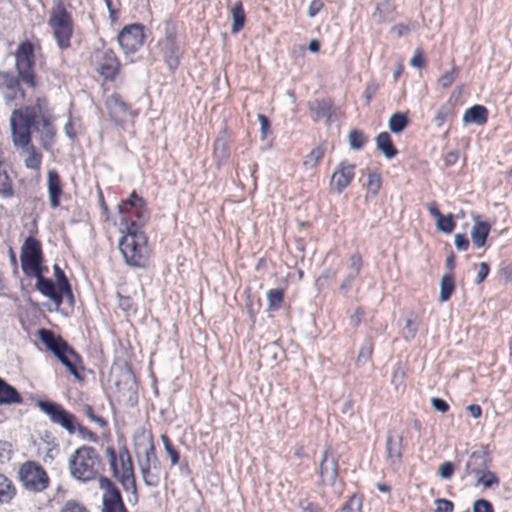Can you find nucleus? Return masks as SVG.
<instances>
[{"label":"nucleus","instance_id":"nucleus-1","mask_svg":"<svg viewBox=\"0 0 512 512\" xmlns=\"http://www.w3.org/2000/svg\"><path fill=\"white\" fill-rule=\"evenodd\" d=\"M42 103H46V100L38 98L36 106L15 109L10 117L13 143L17 147L27 149L25 166L31 170H39L42 163V154L31 144V129L36 126L37 108L41 110Z\"/></svg>","mask_w":512,"mask_h":512},{"label":"nucleus","instance_id":"nucleus-2","mask_svg":"<svg viewBox=\"0 0 512 512\" xmlns=\"http://www.w3.org/2000/svg\"><path fill=\"white\" fill-rule=\"evenodd\" d=\"M126 234L119 242L118 248L127 265L135 268H142L147 261V242L148 237L141 230L143 225L137 222L126 221Z\"/></svg>","mask_w":512,"mask_h":512},{"label":"nucleus","instance_id":"nucleus-3","mask_svg":"<svg viewBox=\"0 0 512 512\" xmlns=\"http://www.w3.org/2000/svg\"><path fill=\"white\" fill-rule=\"evenodd\" d=\"M68 468L74 479L88 482L98 477L102 468L101 457L95 448L83 445L70 455Z\"/></svg>","mask_w":512,"mask_h":512},{"label":"nucleus","instance_id":"nucleus-4","mask_svg":"<svg viewBox=\"0 0 512 512\" xmlns=\"http://www.w3.org/2000/svg\"><path fill=\"white\" fill-rule=\"evenodd\" d=\"M106 454L109 458L110 468L113 477L122 485L125 491H131L136 495L137 486L133 470V463L130 453L126 447H123L117 454L112 446L106 448Z\"/></svg>","mask_w":512,"mask_h":512},{"label":"nucleus","instance_id":"nucleus-5","mask_svg":"<svg viewBox=\"0 0 512 512\" xmlns=\"http://www.w3.org/2000/svg\"><path fill=\"white\" fill-rule=\"evenodd\" d=\"M48 25L53 31L58 47L61 50L70 48L73 35V19L62 0H58L51 9Z\"/></svg>","mask_w":512,"mask_h":512},{"label":"nucleus","instance_id":"nucleus-6","mask_svg":"<svg viewBox=\"0 0 512 512\" xmlns=\"http://www.w3.org/2000/svg\"><path fill=\"white\" fill-rule=\"evenodd\" d=\"M162 57L171 71L180 65L183 50L178 42V29L176 23L171 19L164 21V37L158 41Z\"/></svg>","mask_w":512,"mask_h":512},{"label":"nucleus","instance_id":"nucleus-7","mask_svg":"<svg viewBox=\"0 0 512 512\" xmlns=\"http://www.w3.org/2000/svg\"><path fill=\"white\" fill-rule=\"evenodd\" d=\"M15 67L17 74L24 84L30 88L37 86L35 67L34 45L25 40L21 42L15 52Z\"/></svg>","mask_w":512,"mask_h":512},{"label":"nucleus","instance_id":"nucleus-8","mask_svg":"<svg viewBox=\"0 0 512 512\" xmlns=\"http://www.w3.org/2000/svg\"><path fill=\"white\" fill-rule=\"evenodd\" d=\"M19 479L26 490L40 493L50 483L49 476L45 469L36 462L27 461L19 469Z\"/></svg>","mask_w":512,"mask_h":512},{"label":"nucleus","instance_id":"nucleus-9","mask_svg":"<svg viewBox=\"0 0 512 512\" xmlns=\"http://www.w3.org/2000/svg\"><path fill=\"white\" fill-rule=\"evenodd\" d=\"M36 405L53 424L60 426L70 435L76 432V416L61 404L50 400H38Z\"/></svg>","mask_w":512,"mask_h":512},{"label":"nucleus","instance_id":"nucleus-10","mask_svg":"<svg viewBox=\"0 0 512 512\" xmlns=\"http://www.w3.org/2000/svg\"><path fill=\"white\" fill-rule=\"evenodd\" d=\"M20 261L26 275L42 269L44 261L42 244L36 237L29 235L25 238L21 247Z\"/></svg>","mask_w":512,"mask_h":512},{"label":"nucleus","instance_id":"nucleus-11","mask_svg":"<svg viewBox=\"0 0 512 512\" xmlns=\"http://www.w3.org/2000/svg\"><path fill=\"white\" fill-rule=\"evenodd\" d=\"M118 212L123 216L127 215L122 219L125 223L128 221V223L137 222V224L144 225L150 218L146 201L136 191H133L127 199L118 204Z\"/></svg>","mask_w":512,"mask_h":512},{"label":"nucleus","instance_id":"nucleus-12","mask_svg":"<svg viewBox=\"0 0 512 512\" xmlns=\"http://www.w3.org/2000/svg\"><path fill=\"white\" fill-rule=\"evenodd\" d=\"M117 40L126 55L136 53L144 44V25L134 23L123 27Z\"/></svg>","mask_w":512,"mask_h":512},{"label":"nucleus","instance_id":"nucleus-13","mask_svg":"<svg viewBox=\"0 0 512 512\" xmlns=\"http://www.w3.org/2000/svg\"><path fill=\"white\" fill-rule=\"evenodd\" d=\"M99 486L104 490L102 512H128L120 490L109 478L101 476L99 478Z\"/></svg>","mask_w":512,"mask_h":512},{"label":"nucleus","instance_id":"nucleus-14","mask_svg":"<svg viewBox=\"0 0 512 512\" xmlns=\"http://www.w3.org/2000/svg\"><path fill=\"white\" fill-rule=\"evenodd\" d=\"M20 81L22 80L18 74L15 76L10 72L0 71V90H3V99L6 105H11L17 100L24 101L26 94Z\"/></svg>","mask_w":512,"mask_h":512},{"label":"nucleus","instance_id":"nucleus-15","mask_svg":"<svg viewBox=\"0 0 512 512\" xmlns=\"http://www.w3.org/2000/svg\"><path fill=\"white\" fill-rule=\"evenodd\" d=\"M98 62V73L105 79L113 81L119 73L120 61L115 52L110 48H104L95 52Z\"/></svg>","mask_w":512,"mask_h":512},{"label":"nucleus","instance_id":"nucleus-16","mask_svg":"<svg viewBox=\"0 0 512 512\" xmlns=\"http://www.w3.org/2000/svg\"><path fill=\"white\" fill-rule=\"evenodd\" d=\"M319 475L323 484L335 485L338 477V456L330 448L325 449L322 453Z\"/></svg>","mask_w":512,"mask_h":512},{"label":"nucleus","instance_id":"nucleus-17","mask_svg":"<svg viewBox=\"0 0 512 512\" xmlns=\"http://www.w3.org/2000/svg\"><path fill=\"white\" fill-rule=\"evenodd\" d=\"M29 276L36 278V289L43 296L49 298L55 304V309L58 310L61 306L60 286L55 283L51 278L43 276L42 269L30 273Z\"/></svg>","mask_w":512,"mask_h":512},{"label":"nucleus","instance_id":"nucleus-18","mask_svg":"<svg viewBox=\"0 0 512 512\" xmlns=\"http://www.w3.org/2000/svg\"><path fill=\"white\" fill-rule=\"evenodd\" d=\"M355 164L341 161L331 176L330 186L338 194H341L352 182L355 174Z\"/></svg>","mask_w":512,"mask_h":512},{"label":"nucleus","instance_id":"nucleus-19","mask_svg":"<svg viewBox=\"0 0 512 512\" xmlns=\"http://www.w3.org/2000/svg\"><path fill=\"white\" fill-rule=\"evenodd\" d=\"M307 107L312 114L311 118L314 122L325 120L326 123H329L335 112L334 103L330 97L316 98L308 101Z\"/></svg>","mask_w":512,"mask_h":512},{"label":"nucleus","instance_id":"nucleus-20","mask_svg":"<svg viewBox=\"0 0 512 512\" xmlns=\"http://www.w3.org/2000/svg\"><path fill=\"white\" fill-rule=\"evenodd\" d=\"M492 463L491 456L486 448L474 451L470 454L465 464V474H475L478 476L489 469Z\"/></svg>","mask_w":512,"mask_h":512},{"label":"nucleus","instance_id":"nucleus-21","mask_svg":"<svg viewBox=\"0 0 512 512\" xmlns=\"http://www.w3.org/2000/svg\"><path fill=\"white\" fill-rule=\"evenodd\" d=\"M38 337L48 352H75L67 341L52 330L41 328L38 330Z\"/></svg>","mask_w":512,"mask_h":512},{"label":"nucleus","instance_id":"nucleus-22","mask_svg":"<svg viewBox=\"0 0 512 512\" xmlns=\"http://www.w3.org/2000/svg\"><path fill=\"white\" fill-rule=\"evenodd\" d=\"M47 192L50 207L52 209L58 208L63 195V184L58 171L55 169H50L47 172Z\"/></svg>","mask_w":512,"mask_h":512},{"label":"nucleus","instance_id":"nucleus-23","mask_svg":"<svg viewBox=\"0 0 512 512\" xmlns=\"http://www.w3.org/2000/svg\"><path fill=\"white\" fill-rule=\"evenodd\" d=\"M105 104L111 120L116 124H122L124 117L130 113L129 105L118 93L111 94Z\"/></svg>","mask_w":512,"mask_h":512},{"label":"nucleus","instance_id":"nucleus-24","mask_svg":"<svg viewBox=\"0 0 512 512\" xmlns=\"http://www.w3.org/2000/svg\"><path fill=\"white\" fill-rule=\"evenodd\" d=\"M152 462H157L155 447L150 445L145 451V458L140 462V472L144 483L149 487L159 485L160 479L158 474L151 472Z\"/></svg>","mask_w":512,"mask_h":512},{"label":"nucleus","instance_id":"nucleus-25","mask_svg":"<svg viewBox=\"0 0 512 512\" xmlns=\"http://www.w3.org/2000/svg\"><path fill=\"white\" fill-rule=\"evenodd\" d=\"M402 450L403 436L389 431L386 438V452L387 458L392 465L401 462Z\"/></svg>","mask_w":512,"mask_h":512},{"label":"nucleus","instance_id":"nucleus-26","mask_svg":"<svg viewBox=\"0 0 512 512\" xmlns=\"http://www.w3.org/2000/svg\"><path fill=\"white\" fill-rule=\"evenodd\" d=\"M488 109L480 104H475L465 110L462 121L464 124H476L483 126L488 121Z\"/></svg>","mask_w":512,"mask_h":512},{"label":"nucleus","instance_id":"nucleus-27","mask_svg":"<svg viewBox=\"0 0 512 512\" xmlns=\"http://www.w3.org/2000/svg\"><path fill=\"white\" fill-rule=\"evenodd\" d=\"M40 131V144L42 148L49 151L53 144L56 136V129L53 126L49 116L41 117V128L36 127Z\"/></svg>","mask_w":512,"mask_h":512},{"label":"nucleus","instance_id":"nucleus-28","mask_svg":"<svg viewBox=\"0 0 512 512\" xmlns=\"http://www.w3.org/2000/svg\"><path fill=\"white\" fill-rule=\"evenodd\" d=\"M59 362L78 380L82 379L81 372L84 370L80 354H54Z\"/></svg>","mask_w":512,"mask_h":512},{"label":"nucleus","instance_id":"nucleus-29","mask_svg":"<svg viewBox=\"0 0 512 512\" xmlns=\"http://www.w3.org/2000/svg\"><path fill=\"white\" fill-rule=\"evenodd\" d=\"M123 382L116 381V387L118 390V393L121 394L122 397H127L128 401H136L137 394H136V384L134 381V376L132 372L127 369L123 373Z\"/></svg>","mask_w":512,"mask_h":512},{"label":"nucleus","instance_id":"nucleus-30","mask_svg":"<svg viewBox=\"0 0 512 512\" xmlns=\"http://www.w3.org/2000/svg\"><path fill=\"white\" fill-rule=\"evenodd\" d=\"M23 398L15 387L0 378V405L21 404Z\"/></svg>","mask_w":512,"mask_h":512},{"label":"nucleus","instance_id":"nucleus-31","mask_svg":"<svg viewBox=\"0 0 512 512\" xmlns=\"http://www.w3.org/2000/svg\"><path fill=\"white\" fill-rule=\"evenodd\" d=\"M375 142L377 149L381 151L385 158L392 159L397 155V148L388 132L379 133L375 138Z\"/></svg>","mask_w":512,"mask_h":512},{"label":"nucleus","instance_id":"nucleus-32","mask_svg":"<svg viewBox=\"0 0 512 512\" xmlns=\"http://www.w3.org/2000/svg\"><path fill=\"white\" fill-rule=\"evenodd\" d=\"M491 225L487 221H476L471 230L473 244L477 247H483L489 235Z\"/></svg>","mask_w":512,"mask_h":512},{"label":"nucleus","instance_id":"nucleus-33","mask_svg":"<svg viewBox=\"0 0 512 512\" xmlns=\"http://www.w3.org/2000/svg\"><path fill=\"white\" fill-rule=\"evenodd\" d=\"M232 26L231 33L236 34L243 29L246 21V15L241 1H236L231 10Z\"/></svg>","mask_w":512,"mask_h":512},{"label":"nucleus","instance_id":"nucleus-34","mask_svg":"<svg viewBox=\"0 0 512 512\" xmlns=\"http://www.w3.org/2000/svg\"><path fill=\"white\" fill-rule=\"evenodd\" d=\"M419 327L418 316L415 312L409 311L405 316V324L402 328V336L405 340H412L417 332Z\"/></svg>","mask_w":512,"mask_h":512},{"label":"nucleus","instance_id":"nucleus-35","mask_svg":"<svg viewBox=\"0 0 512 512\" xmlns=\"http://www.w3.org/2000/svg\"><path fill=\"white\" fill-rule=\"evenodd\" d=\"M455 291V280L453 273H444L440 280L439 300L446 302Z\"/></svg>","mask_w":512,"mask_h":512},{"label":"nucleus","instance_id":"nucleus-36","mask_svg":"<svg viewBox=\"0 0 512 512\" xmlns=\"http://www.w3.org/2000/svg\"><path fill=\"white\" fill-rule=\"evenodd\" d=\"M409 125V117L407 113H393L388 121L389 130L394 134L402 133Z\"/></svg>","mask_w":512,"mask_h":512},{"label":"nucleus","instance_id":"nucleus-37","mask_svg":"<svg viewBox=\"0 0 512 512\" xmlns=\"http://www.w3.org/2000/svg\"><path fill=\"white\" fill-rule=\"evenodd\" d=\"M16 489L10 479L0 474V503L8 504L15 496Z\"/></svg>","mask_w":512,"mask_h":512},{"label":"nucleus","instance_id":"nucleus-38","mask_svg":"<svg viewBox=\"0 0 512 512\" xmlns=\"http://www.w3.org/2000/svg\"><path fill=\"white\" fill-rule=\"evenodd\" d=\"M267 302L269 311L279 310L284 303V289L275 288L267 292Z\"/></svg>","mask_w":512,"mask_h":512},{"label":"nucleus","instance_id":"nucleus-39","mask_svg":"<svg viewBox=\"0 0 512 512\" xmlns=\"http://www.w3.org/2000/svg\"><path fill=\"white\" fill-rule=\"evenodd\" d=\"M214 158L217 159L218 164L224 163L230 156V148L224 139H216L213 149Z\"/></svg>","mask_w":512,"mask_h":512},{"label":"nucleus","instance_id":"nucleus-40","mask_svg":"<svg viewBox=\"0 0 512 512\" xmlns=\"http://www.w3.org/2000/svg\"><path fill=\"white\" fill-rule=\"evenodd\" d=\"M0 195L4 198H11L14 195L12 181L2 164H0Z\"/></svg>","mask_w":512,"mask_h":512},{"label":"nucleus","instance_id":"nucleus-41","mask_svg":"<svg viewBox=\"0 0 512 512\" xmlns=\"http://www.w3.org/2000/svg\"><path fill=\"white\" fill-rule=\"evenodd\" d=\"M367 194L366 199L370 196L375 197L381 188V176L378 172H369L367 174Z\"/></svg>","mask_w":512,"mask_h":512},{"label":"nucleus","instance_id":"nucleus-42","mask_svg":"<svg viewBox=\"0 0 512 512\" xmlns=\"http://www.w3.org/2000/svg\"><path fill=\"white\" fill-rule=\"evenodd\" d=\"M499 483L500 480L497 475L489 469L479 474L476 481V485L482 484L485 488H496Z\"/></svg>","mask_w":512,"mask_h":512},{"label":"nucleus","instance_id":"nucleus-43","mask_svg":"<svg viewBox=\"0 0 512 512\" xmlns=\"http://www.w3.org/2000/svg\"><path fill=\"white\" fill-rule=\"evenodd\" d=\"M348 141L351 149L360 150L365 145L366 137L362 130L354 128L348 134Z\"/></svg>","mask_w":512,"mask_h":512},{"label":"nucleus","instance_id":"nucleus-44","mask_svg":"<svg viewBox=\"0 0 512 512\" xmlns=\"http://www.w3.org/2000/svg\"><path fill=\"white\" fill-rule=\"evenodd\" d=\"M324 153L325 150L322 146L313 148L303 161V165L306 168H315L319 161L323 158Z\"/></svg>","mask_w":512,"mask_h":512},{"label":"nucleus","instance_id":"nucleus-45","mask_svg":"<svg viewBox=\"0 0 512 512\" xmlns=\"http://www.w3.org/2000/svg\"><path fill=\"white\" fill-rule=\"evenodd\" d=\"M455 226H456V223L454 221V217L452 214H447V215L442 214L441 217H439L436 220L437 229L440 232H443L446 234L451 233L454 230Z\"/></svg>","mask_w":512,"mask_h":512},{"label":"nucleus","instance_id":"nucleus-46","mask_svg":"<svg viewBox=\"0 0 512 512\" xmlns=\"http://www.w3.org/2000/svg\"><path fill=\"white\" fill-rule=\"evenodd\" d=\"M246 312L252 324L256 321V316L261 308V300L257 299L255 302L251 298L250 295L247 296L246 304H245Z\"/></svg>","mask_w":512,"mask_h":512},{"label":"nucleus","instance_id":"nucleus-47","mask_svg":"<svg viewBox=\"0 0 512 512\" xmlns=\"http://www.w3.org/2000/svg\"><path fill=\"white\" fill-rule=\"evenodd\" d=\"M405 379V367L401 363H398L392 373L391 384L395 390H399L404 385Z\"/></svg>","mask_w":512,"mask_h":512},{"label":"nucleus","instance_id":"nucleus-48","mask_svg":"<svg viewBox=\"0 0 512 512\" xmlns=\"http://www.w3.org/2000/svg\"><path fill=\"white\" fill-rule=\"evenodd\" d=\"M459 74V68L455 65L452 66L450 71L445 72L439 79L438 84L444 88H449L452 83L455 81Z\"/></svg>","mask_w":512,"mask_h":512},{"label":"nucleus","instance_id":"nucleus-49","mask_svg":"<svg viewBox=\"0 0 512 512\" xmlns=\"http://www.w3.org/2000/svg\"><path fill=\"white\" fill-rule=\"evenodd\" d=\"M117 297L119 300L118 306L122 311H124L126 313H130V312L136 313L137 308L135 306L133 299L130 296H124V295H121L120 293H117Z\"/></svg>","mask_w":512,"mask_h":512},{"label":"nucleus","instance_id":"nucleus-50","mask_svg":"<svg viewBox=\"0 0 512 512\" xmlns=\"http://www.w3.org/2000/svg\"><path fill=\"white\" fill-rule=\"evenodd\" d=\"M297 506L301 512H324L319 504L310 501L308 498H301L298 500Z\"/></svg>","mask_w":512,"mask_h":512},{"label":"nucleus","instance_id":"nucleus-51","mask_svg":"<svg viewBox=\"0 0 512 512\" xmlns=\"http://www.w3.org/2000/svg\"><path fill=\"white\" fill-rule=\"evenodd\" d=\"M361 507V499L353 495L345 504H343L339 512H362Z\"/></svg>","mask_w":512,"mask_h":512},{"label":"nucleus","instance_id":"nucleus-52","mask_svg":"<svg viewBox=\"0 0 512 512\" xmlns=\"http://www.w3.org/2000/svg\"><path fill=\"white\" fill-rule=\"evenodd\" d=\"M83 414L92 422L96 423L99 427H107V421L94 413L92 406L85 405L82 409Z\"/></svg>","mask_w":512,"mask_h":512},{"label":"nucleus","instance_id":"nucleus-53","mask_svg":"<svg viewBox=\"0 0 512 512\" xmlns=\"http://www.w3.org/2000/svg\"><path fill=\"white\" fill-rule=\"evenodd\" d=\"M450 112H451V108L449 105L444 104V105L440 106L434 119H433L435 125L437 127H441L445 123Z\"/></svg>","mask_w":512,"mask_h":512},{"label":"nucleus","instance_id":"nucleus-54","mask_svg":"<svg viewBox=\"0 0 512 512\" xmlns=\"http://www.w3.org/2000/svg\"><path fill=\"white\" fill-rule=\"evenodd\" d=\"M106 7L109 12V19L111 22H115L118 19V13L120 10V1L119 0H104Z\"/></svg>","mask_w":512,"mask_h":512},{"label":"nucleus","instance_id":"nucleus-55","mask_svg":"<svg viewBox=\"0 0 512 512\" xmlns=\"http://www.w3.org/2000/svg\"><path fill=\"white\" fill-rule=\"evenodd\" d=\"M76 431L84 439H87L93 443H96L98 441V436L96 433H94L87 427L79 424L77 421H76Z\"/></svg>","mask_w":512,"mask_h":512},{"label":"nucleus","instance_id":"nucleus-56","mask_svg":"<svg viewBox=\"0 0 512 512\" xmlns=\"http://www.w3.org/2000/svg\"><path fill=\"white\" fill-rule=\"evenodd\" d=\"M362 257L359 253H354L349 258L350 272L359 275L362 268Z\"/></svg>","mask_w":512,"mask_h":512},{"label":"nucleus","instance_id":"nucleus-57","mask_svg":"<svg viewBox=\"0 0 512 512\" xmlns=\"http://www.w3.org/2000/svg\"><path fill=\"white\" fill-rule=\"evenodd\" d=\"M455 466L450 461L443 462L438 469V474L442 479H450L454 473Z\"/></svg>","mask_w":512,"mask_h":512},{"label":"nucleus","instance_id":"nucleus-58","mask_svg":"<svg viewBox=\"0 0 512 512\" xmlns=\"http://www.w3.org/2000/svg\"><path fill=\"white\" fill-rule=\"evenodd\" d=\"M358 276L359 275H354V273L349 272L339 286L340 293L346 295L352 288L353 283Z\"/></svg>","mask_w":512,"mask_h":512},{"label":"nucleus","instance_id":"nucleus-59","mask_svg":"<svg viewBox=\"0 0 512 512\" xmlns=\"http://www.w3.org/2000/svg\"><path fill=\"white\" fill-rule=\"evenodd\" d=\"M392 10L393 5L391 0H382L376 5V12L379 13L381 20L385 19L386 15L389 14Z\"/></svg>","mask_w":512,"mask_h":512},{"label":"nucleus","instance_id":"nucleus-60","mask_svg":"<svg viewBox=\"0 0 512 512\" xmlns=\"http://www.w3.org/2000/svg\"><path fill=\"white\" fill-rule=\"evenodd\" d=\"M53 271H54V277H55V283H57L60 288L64 285L69 284V279L65 275L64 271L61 269V267L58 264L53 265Z\"/></svg>","mask_w":512,"mask_h":512},{"label":"nucleus","instance_id":"nucleus-61","mask_svg":"<svg viewBox=\"0 0 512 512\" xmlns=\"http://www.w3.org/2000/svg\"><path fill=\"white\" fill-rule=\"evenodd\" d=\"M61 512H88V510L82 504L69 500L63 505Z\"/></svg>","mask_w":512,"mask_h":512},{"label":"nucleus","instance_id":"nucleus-62","mask_svg":"<svg viewBox=\"0 0 512 512\" xmlns=\"http://www.w3.org/2000/svg\"><path fill=\"white\" fill-rule=\"evenodd\" d=\"M473 512H494V508L488 500L478 499L473 504Z\"/></svg>","mask_w":512,"mask_h":512},{"label":"nucleus","instance_id":"nucleus-63","mask_svg":"<svg viewBox=\"0 0 512 512\" xmlns=\"http://www.w3.org/2000/svg\"><path fill=\"white\" fill-rule=\"evenodd\" d=\"M455 247L459 251H466L469 247V239L466 234L458 233L454 239Z\"/></svg>","mask_w":512,"mask_h":512},{"label":"nucleus","instance_id":"nucleus-64","mask_svg":"<svg viewBox=\"0 0 512 512\" xmlns=\"http://www.w3.org/2000/svg\"><path fill=\"white\" fill-rule=\"evenodd\" d=\"M437 509L436 512H453L454 505L450 500L441 498L436 501Z\"/></svg>","mask_w":512,"mask_h":512}]
</instances>
